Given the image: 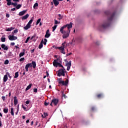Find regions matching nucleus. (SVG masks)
I'll list each match as a JSON object with an SVG mask.
<instances>
[{
	"mask_svg": "<svg viewBox=\"0 0 128 128\" xmlns=\"http://www.w3.org/2000/svg\"><path fill=\"white\" fill-rule=\"evenodd\" d=\"M32 67L33 68H36V62L32 61V63H28L26 65L25 70L26 72H28V68Z\"/></svg>",
	"mask_w": 128,
	"mask_h": 128,
	"instance_id": "f257e3e1",
	"label": "nucleus"
},
{
	"mask_svg": "<svg viewBox=\"0 0 128 128\" xmlns=\"http://www.w3.org/2000/svg\"><path fill=\"white\" fill-rule=\"evenodd\" d=\"M112 18H114V16H112L110 18H109L107 21L104 22L102 26V28L106 29L108 28V26H110V20H112Z\"/></svg>",
	"mask_w": 128,
	"mask_h": 128,
	"instance_id": "f03ea898",
	"label": "nucleus"
},
{
	"mask_svg": "<svg viewBox=\"0 0 128 128\" xmlns=\"http://www.w3.org/2000/svg\"><path fill=\"white\" fill-rule=\"evenodd\" d=\"M66 72V69L63 68L62 69H60L58 70V73L57 74L58 76H66L65 74Z\"/></svg>",
	"mask_w": 128,
	"mask_h": 128,
	"instance_id": "7ed1b4c3",
	"label": "nucleus"
},
{
	"mask_svg": "<svg viewBox=\"0 0 128 128\" xmlns=\"http://www.w3.org/2000/svg\"><path fill=\"white\" fill-rule=\"evenodd\" d=\"M53 66L56 68H58V66H59V68H64V66H62V65L60 63L56 62V60H54L53 62Z\"/></svg>",
	"mask_w": 128,
	"mask_h": 128,
	"instance_id": "20e7f679",
	"label": "nucleus"
},
{
	"mask_svg": "<svg viewBox=\"0 0 128 128\" xmlns=\"http://www.w3.org/2000/svg\"><path fill=\"white\" fill-rule=\"evenodd\" d=\"M70 30L69 31H64L63 33H62V38H66L70 36Z\"/></svg>",
	"mask_w": 128,
	"mask_h": 128,
	"instance_id": "39448f33",
	"label": "nucleus"
},
{
	"mask_svg": "<svg viewBox=\"0 0 128 128\" xmlns=\"http://www.w3.org/2000/svg\"><path fill=\"white\" fill-rule=\"evenodd\" d=\"M59 84H62V86H66L68 84V80H66L64 82V80H60L58 82Z\"/></svg>",
	"mask_w": 128,
	"mask_h": 128,
	"instance_id": "423d86ee",
	"label": "nucleus"
},
{
	"mask_svg": "<svg viewBox=\"0 0 128 128\" xmlns=\"http://www.w3.org/2000/svg\"><path fill=\"white\" fill-rule=\"evenodd\" d=\"M8 38L10 40H18V37L14 36V34H12V35H10L8 36Z\"/></svg>",
	"mask_w": 128,
	"mask_h": 128,
	"instance_id": "0eeeda50",
	"label": "nucleus"
},
{
	"mask_svg": "<svg viewBox=\"0 0 128 128\" xmlns=\"http://www.w3.org/2000/svg\"><path fill=\"white\" fill-rule=\"evenodd\" d=\"M65 28H68V32L70 31V28H72V22H70L69 24H66V25H64Z\"/></svg>",
	"mask_w": 128,
	"mask_h": 128,
	"instance_id": "6e6552de",
	"label": "nucleus"
},
{
	"mask_svg": "<svg viewBox=\"0 0 128 128\" xmlns=\"http://www.w3.org/2000/svg\"><path fill=\"white\" fill-rule=\"evenodd\" d=\"M52 102L54 106H57L58 104L59 100L58 98H54L52 100Z\"/></svg>",
	"mask_w": 128,
	"mask_h": 128,
	"instance_id": "1a4fd4ad",
	"label": "nucleus"
},
{
	"mask_svg": "<svg viewBox=\"0 0 128 128\" xmlns=\"http://www.w3.org/2000/svg\"><path fill=\"white\" fill-rule=\"evenodd\" d=\"M68 43H66V42H63L62 44V46H60V47H58V48H66V46H68Z\"/></svg>",
	"mask_w": 128,
	"mask_h": 128,
	"instance_id": "9d476101",
	"label": "nucleus"
},
{
	"mask_svg": "<svg viewBox=\"0 0 128 128\" xmlns=\"http://www.w3.org/2000/svg\"><path fill=\"white\" fill-rule=\"evenodd\" d=\"M66 66H67V70H70V66H72V61H70L68 63L66 64Z\"/></svg>",
	"mask_w": 128,
	"mask_h": 128,
	"instance_id": "9b49d317",
	"label": "nucleus"
},
{
	"mask_svg": "<svg viewBox=\"0 0 128 128\" xmlns=\"http://www.w3.org/2000/svg\"><path fill=\"white\" fill-rule=\"evenodd\" d=\"M1 48L4 50H8V46H6V44H2L1 45Z\"/></svg>",
	"mask_w": 128,
	"mask_h": 128,
	"instance_id": "f8f14e48",
	"label": "nucleus"
},
{
	"mask_svg": "<svg viewBox=\"0 0 128 128\" xmlns=\"http://www.w3.org/2000/svg\"><path fill=\"white\" fill-rule=\"evenodd\" d=\"M50 30H47L46 32V34H45V38H48L49 36H50Z\"/></svg>",
	"mask_w": 128,
	"mask_h": 128,
	"instance_id": "ddd939ff",
	"label": "nucleus"
},
{
	"mask_svg": "<svg viewBox=\"0 0 128 128\" xmlns=\"http://www.w3.org/2000/svg\"><path fill=\"white\" fill-rule=\"evenodd\" d=\"M31 26H32V25L27 24L26 26L24 27V30H28V28H30Z\"/></svg>",
	"mask_w": 128,
	"mask_h": 128,
	"instance_id": "4468645a",
	"label": "nucleus"
},
{
	"mask_svg": "<svg viewBox=\"0 0 128 128\" xmlns=\"http://www.w3.org/2000/svg\"><path fill=\"white\" fill-rule=\"evenodd\" d=\"M53 0V2L55 6H58V4H60V2H58V0Z\"/></svg>",
	"mask_w": 128,
	"mask_h": 128,
	"instance_id": "2eb2a0df",
	"label": "nucleus"
},
{
	"mask_svg": "<svg viewBox=\"0 0 128 128\" xmlns=\"http://www.w3.org/2000/svg\"><path fill=\"white\" fill-rule=\"evenodd\" d=\"M26 10H22L19 12L18 16H24V14H26Z\"/></svg>",
	"mask_w": 128,
	"mask_h": 128,
	"instance_id": "dca6fc26",
	"label": "nucleus"
},
{
	"mask_svg": "<svg viewBox=\"0 0 128 128\" xmlns=\"http://www.w3.org/2000/svg\"><path fill=\"white\" fill-rule=\"evenodd\" d=\"M58 48V50H60V51L61 54H66V52H64V48Z\"/></svg>",
	"mask_w": 128,
	"mask_h": 128,
	"instance_id": "f3484780",
	"label": "nucleus"
},
{
	"mask_svg": "<svg viewBox=\"0 0 128 128\" xmlns=\"http://www.w3.org/2000/svg\"><path fill=\"white\" fill-rule=\"evenodd\" d=\"M18 98L16 96H14V106H16L18 104Z\"/></svg>",
	"mask_w": 128,
	"mask_h": 128,
	"instance_id": "a211bd4d",
	"label": "nucleus"
},
{
	"mask_svg": "<svg viewBox=\"0 0 128 128\" xmlns=\"http://www.w3.org/2000/svg\"><path fill=\"white\" fill-rule=\"evenodd\" d=\"M42 44H44V40H42L40 44H39L38 48H40V50L42 48V46H44Z\"/></svg>",
	"mask_w": 128,
	"mask_h": 128,
	"instance_id": "6ab92c4d",
	"label": "nucleus"
},
{
	"mask_svg": "<svg viewBox=\"0 0 128 128\" xmlns=\"http://www.w3.org/2000/svg\"><path fill=\"white\" fill-rule=\"evenodd\" d=\"M28 16H30V15L28 14H26V15L24 16L22 18V20H26L28 18Z\"/></svg>",
	"mask_w": 128,
	"mask_h": 128,
	"instance_id": "aec40b11",
	"label": "nucleus"
},
{
	"mask_svg": "<svg viewBox=\"0 0 128 128\" xmlns=\"http://www.w3.org/2000/svg\"><path fill=\"white\" fill-rule=\"evenodd\" d=\"M24 52H26V50L24 49L23 52H21L19 54L20 58H22V56H24Z\"/></svg>",
	"mask_w": 128,
	"mask_h": 128,
	"instance_id": "412c9836",
	"label": "nucleus"
},
{
	"mask_svg": "<svg viewBox=\"0 0 128 128\" xmlns=\"http://www.w3.org/2000/svg\"><path fill=\"white\" fill-rule=\"evenodd\" d=\"M64 28H66L64 25L60 28V32H61V34H64Z\"/></svg>",
	"mask_w": 128,
	"mask_h": 128,
	"instance_id": "4be33fe9",
	"label": "nucleus"
},
{
	"mask_svg": "<svg viewBox=\"0 0 128 128\" xmlns=\"http://www.w3.org/2000/svg\"><path fill=\"white\" fill-rule=\"evenodd\" d=\"M3 80H4V82H6V81L8 80V75L7 74H6L4 76Z\"/></svg>",
	"mask_w": 128,
	"mask_h": 128,
	"instance_id": "5701e85b",
	"label": "nucleus"
},
{
	"mask_svg": "<svg viewBox=\"0 0 128 128\" xmlns=\"http://www.w3.org/2000/svg\"><path fill=\"white\" fill-rule=\"evenodd\" d=\"M3 112L4 114H8V108H4L3 110Z\"/></svg>",
	"mask_w": 128,
	"mask_h": 128,
	"instance_id": "b1692460",
	"label": "nucleus"
},
{
	"mask_svg": "<svg viewBox=\"0 0 128 128\" xmlns=\"http://www.w3.org/2000/svg\"><path fill=\"white\" fill-rule=\"evenodd\" d=\"M32 84H30L26 88V92L27 90H30V88H32Z\"/></svg>",
	"mask_w": 128,
	"mask_h": 128,
	"instance_id": "393cba45",
	"label": "nucleus"
},
{
	"mask_svg": "<svg viewBox=\"0 0 128 128\" xmlns=\"http://www.w3.org/2000/svg\"><path fill=\"white\" fill-rule=\"evenodd\" d=\"M62 98H66V94H64V91H62Z\"/></svg>",
	"mask_w": 128,
	"mask_h": 128,
	"instance_id": "a878e982",
	"label": "nucleus"
},
{
	"mask_svg": "<svg viewBox=\"0 0 128 128\" xmlns=\"http://www.w3.org/2000/svg\"><path fill=\"white\" fill-rule=\"evenodd\" d=\"M22 8V4H18V5L16 6V10H20Z\"/></svg>",
	"mask_w": 128,
	"mask_h": 128,
	"instance_id": "bb28decb",
	"label": "nucleus"
},
{
	"mask_svg": "<svg viewBox=\"0 0 128 128\" xmlns=\"http://www.w3.org/2000/svg\"><path fill=\"white\" fill-rule=\"evenodd\" d=\"M18 78V72H16L15 73L14 78Z\"/></svg>",
	"mask_w": 128,
	"mask_h": 128,
	"instance_id": "cd10ccee",
	"label": "nucleus"
},
{
	"mask_svg": "<svg viewBox=\"0 0 128 128\" xmlns=\"http://www.w3.org/2000/svg\"><path fill=\"white\" fill-rule=\"evenodd\" d=\"M10 114L12 116H14V108H10Z\"/></svg>",
	"mask_w": 128,
	"mask_h": 128,
	"instance_id": "c85d7f7f",
	"label": "nucleus"
},
{
	"mask_svg": "<svg viewBox=\"0 0 128 128\" xmlns=\"http://www.w3.org/2000/svg\"><path fill=\"white\" fill-rule=\"evenodd\" d=\"M58 16H59V18H58V20H62L63 16H62V14H58Z\"/></svg>",
	"mask_w": 128,
	"mask_h": 128,
	"instance_id": "c756f323",
	"label": "nucleus"
},
{
	"mask_svg": "<svg viewBox=\"0 0 128 128\" xmlns=\"http://www.w3.org/2000/svg\"><path fill=\"white\" fill-rule=\"evenodd\" d=\"M57 26H58V25H54L52 27V32H54V30H56V28Z\"/></svg>",
	"mask_w": 128,
	"mask_h": 128,
	"instance_id": "7c9ffc66",
	"label": "nucleus"
},
{
	"mask_svg": "<svg viewBox=\"0 0 128 128\" xmlns=\"http://www.w3.org/2000/svg\"><path fill=\"white\" fill-rule=\"evenodd\" d=\"M1 42H6V38L4 36L2 37Z\"/></svg>",
	"mask_w": 128,
	"mask_h": 128,
	"instance_id": "2f4dec72",
	"label": "nucleus"
},
{
	"mask_svg": "<svg viewBox=\"0 0 128 128\" xmlns=\"http://www.w3.org/2000/svg\"><path fill=\"white\" fill-rule=\"evenodd\" d=\"M33 21H34V20L32 19L30 20L28 22V24H29L30 26H31V24L32 23Z\"/></svg>",
	"mask_w": 128,
	"mask_h": 128,
	"instance_id": "473e14b6",
	"label": "nucleus"
},
{
	"mask_svg": "<svg viewBox=\"0 0 128 128\" xmlns=\"http://www.w3.org/2000/svg\"><path fill=\"white\" fill-rule=\"evenodd\" d=\"M36 6H38V2H36L34 4L33 8H36Z\"/></svg>",
	"mask_w": 128,
	"mask_h": 128,
	"instance_id": "72a5a7b5",
	"label": "nucleus"
},
{
	"mask_svg": "<svg viewBox=\"0 0 128 128\" xmlns=\"http://www.w3.org/2000/svg\"><path fill=\"white\" fill-rule=\"evenodd\" d=\"M40 20H42V19L41 18H39L37 20L36 22V26H38V24L40 22Z\"/></svg>",
	"mask_w": 128,
	"mask_h": 128,
	"instance_id": "f704fd0d",
	"label": "nucleus"
},
{
	"mask_svg": "<svg viewBox=\"0 0 128 128\" xmlns=\"http://www.w3.org/2000/svg\"><path fill=\"white\" fill-rule=\"evenodd\" d=\"M98 98H102L103 96V95L102 94H98V96H97Z\"/></svg>",
	"mask_w": 128,
	"mask_h": 128,
	"instance_id": "c9c22d12",
	"label": "nucleus"
},
{
	"mask_svg": "<svg viewBox=\"0 0 128 128\" xmlns=\"http://www.w3.org/2000/svg\"><path fill=\"white\" fill-rule=\"evenodd\" d=\"M48 42V40H46V38L44 39V42H43V44L44 46H46V42Z\"/></svg>",
	"mask_w": 128,
	"mask_h": 128,
	"instance_id": "e433bc0d",
	"label": "nucleus"
},
{
	"mask_svg": "<svg viewBox=\"0 0 128 128\" xmlns=\"http://www.w3.org/2000/svg\"><path fill=\"white\" fill-rule=\"evenodd\" d=\"M18 29H16L14 30V32H12V34H18Z\"/></svg>",
	"mask_w": 128,
	"mask_h": 128,
	"instance_id": "4c0bfd02",
	"label": "nucleus"
},
{
	"mask_svg": "<svg viewBox=\"0 0 128 128\" xmlns=\"http://www.w3.org/2000/svg\"><path fill=\"white\" fill-rule=\"evenodd\" d=\"M10 62V61H8V60H6L4 61V64H8V63Z\"/></svg>",
	"mask_w": 128,
	"mask_h": 128,
	"instance_id": "58836bf2",
	"label": "nucleus"
},
{
	"mask_svg": "<svg viewBox=\"0 0 128 128\" xmlns=\"http://www.w3.org/2000/svg\"><path fill=\"white\" fill-rule=\"evenodd\" d=\"M30 37H28L26 40L25 41L26 44H28V40H30Z\"/></svg>",
	"mask_w": 128,
	"mask_h": 128,
	"instance_id": "ea45409f",
	"label": "nucleus"
},
{
	"mask_svg": "<svg viewBox=\"0 0 128 128\" xmlns=\"http://www.w3.org/2000/svg\"><path fill=\"white\" fill-rule=\"evenodd\" d=\"M12 56V52H9L8 54V58H10V56Z\"/></svg>",
	"mask_w": 128,
	"mask_h": 128,
	"instance_id": "a19ab883",
	"label": "nucleus"
},
{
	"mask_svg": "<svg viewBox=\"0 0 128 128\" xmlns=\"http://www.w3.org/2000/svg\"><path fill=\"white\" fill-rule=\"evenodd\" d=\"M44 106H48V104H50V102H46V100L44 102Z\"/></svg>",
	"mask_w": 128,
	"mask_h": 128,
	"instance_id": "79ce46f5",
	"label": "nucleus"
},
{
	"mask_svg": "<svg viewBox=\"0 0 128 128\" xmlns=\"http://www.w3.org/2000/svg\"><path fill=\"white\" fill-rule=\"evenodd\" d=\"M12 4V6H18V4L17 3L12 2V4Z\"/></svg>",
	"mask_w": 128,
	"mask_h": 128,
	"instance_id": "37998d69",
	"label": "nucleus"
},
{
	"mask_svg": "<svg viewBox=\"0 0 128 128\" xmlns=\"http://www.w3.org/2000/svg\"><path fill=\"white\" fill-rule=\"evenodd\" d=\"M12 1H9V2H7V4H8V6H10V5H12Z\"/></svg>",
	"mask_w": 128,
	"mask_h": 128,
	"instance_id": "c03bdc74",
	"label": "nucleus"
},
{
	"mask_svg": "<svg viewBox=\"0 0 128 128\" xmlns=\"http://www.w3.org/2000/svg\"><path fill=\"white\" fill-rule=\"evenodd\" d=\"M56 60V62H62V60H60V58H58Z\"/></svg>",
	"mask_w": 128,
	"mask_h": 128,
	"instance_id": "a18cd8bd",
	"label": "nucleus"
},
{
	"mask_svg": "<svg viewBox=\"0 0 128 128\" xmlns=\"http://www.w3.org/2000/svg\"><path fill=\"white\" fill-rule=\"evenodd\" d=\"M36 34H34L33 36H32L30 40H32L34 38H36Z\"/></svg>",
	"mask_w": 128,
	"mask_h": 128,
	"instance_id": "49530a36",
	"label": "nucleus"
},
{
	"mask_svg": "<svg viewBox=\"0 0 128 128\" xmlns=\"http://www.w3.org/2000/svg\"><path fill=\"white\" fill-rule=\"evenodd\" d=\"M23 60H24V58H22L19 60L20 62H23Z\"/></svg>",
	"mask_w": 128,
	"mask_h": 128,
	"instance_id": "de8ad7c7",
	"label": "nucleus"
},
{
	"mask_svg": "<svg viewBox=\"0 0 128 128\" xmlns=\"http://www.w3.org/2000/svg\"><path fill=\"white\" fill-rule=\"evenodd\" d=\"M44 118H46V116H48V113H46V112H44Z\"/></svg>",
	"mask_w": 128,
	"mask_h": 128,
	"instance_id": "09e8293b",
	"label": "nucleus"
},
{
	"mask_svg": "<svg viewBox=\"0 0 128 128\" xmlns=\"http://www.w3.org/2000/svg\"><path fill=\"white\" fill-rule=\"evenodd\" d=\"M54 20V24H58V20Z\"/></svg>",
	"mask_w": 128,
	"mask_h": 128,
	"instance_id": "8fccbe9b",
	"label": "nucleus"
},
{
	"mask_svg": "<svg viewBox=\"0 0 128 128\" xmlns=\"http://www.w3.org/2000/svg\"><path fill=\"white\" fill-rule=\"evenodd\" d=\"M31 54H34V48L32 49V50H30Z\"/></svg>",
	"mask_w": 128,
	"mask_h": 128,
	"instance_id": "3c124183",
	"label": "nucleus"
},
{
	"mask_svg": "<svg viewBox=\"0 0 128 128\" xmlns=\"http://www.w3.org/2000/svg\"><path fill=\"white\" fill-rule=\"evenodd\" d=\"M6 74L8 75V78H12V76L10 75V74L8 72H7Z\"/></svg>",
	"mask_w": 128,
	"mask_h": 128,
	"instance_id": "603ef678",
	"label": "nucleus"
},
{
	"mask_svg": "<svg viewBox=\"0 0 128 128\" xmlns=\"http://www.w3.org/2000/svg\"><path fill=\"white\" fill-rule=\"evenodd\" d=\"M34 92H38V88H34Z\"/></svg>",
	"mask_w": 128,
	"mask_h": 128,
	"instance_id": "864d4df0",
	"label": "nucleus"
},
{
	"mask_svg": "<svg viewBox=\"0 0 128 128\" xmlns=\"http://www.w3.org/2000/svg\"><path fill=\"white\" fill-rule=\"evenodd\" d=\"M52 48H56V50H58V48H58V47H56V46H52Z\"/></svg>",
	"mask_w": 128,
	"mask_h": 128,
	"instance_id": "5fc2aeb1",
	"label": "nucleus"
},
{
	"mask_svg": "<svg viewBox=\"0 0 128 128\" xmlns=\"http://www.w3.org/2000/svg\"><path fill=\"white\" fill-rule=\"evenodd\" d=\"M71 54H72V52H70V53L67 54H66V56H71Z\"/></svg>",
	"mask_w": 128,
	"mask_h": 128,
	"instance_id": "6e6d98bb",
	"label": "nucleus"
},
{
	"mask_svg": "<svg viewBox=\"0 0 128 128\" xmlns=\"http://www.w3.org/2000/svg\"><path fill=\"white\" fill-rule=\"evenodd\" d=\"M10 30H12V29H10V28H8L6 29L7 32H10Z\"/></svg>",
	"mask_w": 128,
	"mask_h": 128,
	"instance_id": "4d7b16f0",
	"label": "nucleus"
},
{
	"mask_svg": "<svg viewBox=\"0 0 128 128\" xmlns=\"http://www.w3.org/2000/svg\"><path fill=\"white\" fill-rule=\"evenodd\" d=\"M2 100H6V96H2Z\"/></svg>",
	"mask_w": 128,
	"mask_h": 128,
	"instance_id": "13d9d810",
	"label": "nucleus"
},
{
	"mask_svg": "<svg viewBox=\"0 0 128 128\" xmlns=\"http://www.w3.org/2000/svg\"><path fill=\"white\" fill-rule=\"evenodd\" d=\"M26 104H30V101L29 100L26 101Z\"/></svg>",
	"mask_w": 128,
	"mask_h": 128,
	"instance_id": "bf43d9fd",
	"label": "nucleus"
},
{
	"mask_svg": "<svg viewBox=\"0 0 128 128\" xmlns=\"http://www.w3.org/2000/svg\"><path fill=\"white\" fill-rule=\"evenodd\" d=\"M11 10L12 11V12H14V10H16V8H11Z\"/></svg>",
	"mask_w": 128,
	"mask_h": 128,
	"instance_id": "052dcab7",
	"label": "nucleus"
},
{
	"mask_svg": "<svg viewBox=\"0 0 128 128\" xmlns=\"http://www.w3.org/2000/svg\"><path fill=\"white\" fill-rule=\"evenodd\" d=\"M6 18H10V14H6Z\"/></svg>",
	"mask_w": 128,
	"mask_h": 128,
	"instance_id": "680f3d73",
	"label": "nucleus"
},
{
	"mask_svg": "<svg viewBox=\"0 0 128 128\" xmlns=\"http://www.w3.org/2000/svg\"><path fill=\"white\" fill-rule=\"evenodd\" d=\"M20 105L19 104H18V107H17V110H18H18L20 109Z\"/></svg>",
	"mask_w": 128,
	"mask_h": 128,
	"instance_id": "e2e57ef3",
	"label": "nucleus"
},
{
	"mask_svg": "<svg viewBox=\"0 0 128 128\" xmlns=\"http://www.w3.org/2000/svg\"><path fill=\"white\" fill-rule=\"evenodd\" d=\"M46 76H50V74H48V71L46 72Z\"/></svg>",
	"mask_w": 128,
	"mask_h": 128,
	"instance_id": "0e129e2a",
	"label": "nucleus"
},
{
	"mask_svg": "<svg viewBox=\"0 0 128 128\" xmlns=\"http://www.w3.org/2000/svg\"><path fill=\"white\" fill-rule=\"evenodd\" d=\"M91 110H92V111H94V110H95L94 107H92Z\"/></svg>",
	"mask_w": 128,
	"mask_h": 128,
	"instance_id": "69168bd1",
	"label": "nucleus"
},
{
	"mask_svg": "<svg viewBox=\"0 0 128 128\" xmlns=\"http://www.w3.org/2000/svg\"><path fill=\"white\" fill-rule=\"evenodd\" d=\"M22 108H24V110H26V107L24 106L23 105H22Z\"/></svg>",
	"mask_w": 128,
	"mask_h": 128,
	"instance_id": "338daca9",
	"label": "nucleus"
},
{
	"mask_svg": "<svg viewBox=\"0 0 128 128\" xmlns=\"http://www.w3.org/2000/svg\"><path fill=\"white\" fill-rule=\"evenodd\" d=\"M14 44H15L14 42H11L10 43L11 46H14Z\"/></svg>",
	"mask_w": 128,
	"mask_h": 128,
	"instance_id": "774afa93",
	"label": "nucleus"
}]
</instances>
